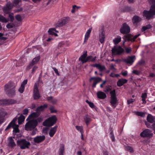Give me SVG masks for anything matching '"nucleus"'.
I'll use <instances>...</instances> for the list:
<instances>
[{"label": "nucleus", "mask_w": 155, "mask_h": 155, "mask_svg": "<svg viewBox=\"0 0 155 155\" xmlns=\"http://www.w3.org/2000/svg\"><path fill=\"white\" fill-rule=\"evenodd\" d=\"M4 90L6 95L10 97H13L16 95L15 86L12 81H10L5 85Z\"/></svg>", "instance_id": "obj_1"}, {"label": "nucleus", "mask_w": 155, "mask_h": 155, "mask_svg": "<svg viewBox=\"0 0 155 155\" xmlns=\"http://www.w3.org/2000/svg\"><path fill=\"white\" fill-rule=\"evenodd\" d=\"M28 121L25 125V130L27 131H31L35 129L38 125L36 119H33Z\"/></svg>", "instance_id": "obj_2"}, {"label": "nucleus", "mask_w": 155, "mask_h": 155, "mask_svg": "<svg viewBox=\"0 0 155 155\" xmlns=\"http://www.w3.org/2000/svg\"><path fill=\"white\" fill-rule=\"evenodd\" d=\"M155 5H153L151 6V8L149 11L144 10L143 12V15L146 18V19L150 20L152 18L153 15H155Z\"/></svg>", "instance_id": "obj_3"}, {"label": "nucleus", "mask_w": 155, "mask_h": 155, "mask_svg": "<svg viewBox=\"0 0 155 155\" xmlns=\"http://www.w3.org/2000/svg\"><path fill=\"white\" fill-rule=\"evenodd\" d=\"M57 120L56 116L54 115L46 120L43 122V125L45 126L51 127L56 123Z\"/></svg>", "instance_id": "obj_4"}, {"label": "nucleus", "mask_w": 155, "mask_h": 155, "mask_svg": "<svg viewBox=\"0 0 155 155\" xmlns=\"http://www.w3.org/2000/svg\"><path fill=\"white\" fill-rule=\"evenodd\" d=\"M17 117L13 118L12 120L8 124L5 129V130H7L11 127L13 129V131L16 133H18L19 132L18 129L19 126L16 124V122L17 121Z\"/></svg>", "instance_id": "obj_5"}, {"label": "nucleus", "mask_w": 155, "mask_h": 155, "mask_svg": "<svg viewBox=\"0 0 155 155\" xmlns=\"http://www.w3.org/2000/svg\"><path fill=\"white\" fill-rule=\"evenodd\" d=\"M17 145L19 146L21 149H25L26 148L28 149L29 146L31 145L30 143L26 141L25 139H21L17 141Z\"/></svg>", "instance_id": "obj_6"}, {"label": "nucleus", "mask_w": 155, "mask_h": 155, "mask_svg": "<svg viewBox=\"0 0 155 155\" xmlns=\"http://www.w3.org/2000/svg\"><path fill=\"white\" fill-rule=\"evenodd\" d=\"M110 103L114 108H115L117 105V101L116 96V91L114 89L110 92Z\"/></svg>", "instance_id": "obj_7"}, {"label": "nucleus", "mask_w": 155, "mask_h": 155, "mask_svg": "<svg viewBox=\"0 0 155 155\" xmlns=\"http://www.w3.org/2000/svg\"><path fill=\"white\" fill-rule=\"evenodd\" d=\"M17 101L16 100L12 99H4L0 100V105H9L15 104Z\"/></svg>", "instance_id": "obj_8"}, {"label": "nucleus", "mask_w": 155, "mask_h": 155, "mask_svg": "<svg viewBox=\"0 0 155 155\" xmlns=\"http://www.w3.org/2000/svg\"><path fill=\"white\" fill-rule=\"evenodd\" d=\"M39 85V83L38 82L36 83L34 86L33 97L35 100H37L40 97L38 90Z\"/></svg>", "instance_id": "obj_9"}, {"label": "nucleus", "mask_w": 155, "mask_h": 155, "mask_svg": "<svg viewBox=\"0 0 155 155\" xmlns=\"http://www.w3.org/2000/svg\"><path fill=\"white\" fill-rule=\"evenodd\" d=\"M13 7V4L10 2H8L5 6L2 8L4 12L6 14L9 13Z\"/></svg>", "instance_id": "obj_10"}, {"label": "nucleus", "mask_w": 155, "mask_h": 155, "mask_svg": "<svg viewBox=\"0 0 155 155\" xmlns=\"http://www.w3.org/2000/svg\"><path fill=\"white\" fill-rule=\"evenodd\" d=\"M153 135L151 131L149 129H145L143 130L140 134V136L143 138H151Z\"/></svg>", "instance_id": "obj_11"}, {"label": "nucleus", "mask_w": 155, "mask_h": 155, "mask_svg": "<svg viewBox=\"0 0 155 155\" xmlns=\"http://www.w3.org/2000/svg\"><path fill=\"white\" fill-rule=\"evenodd\" d=\"M130 31V28L129 26L126 23H123L120 29V33L123 34H126L129 33Z\"/></svg>", "instance_id": "obj_12"}, {"label": "nucleus", "mask_w": 155, "mask_h": 155, "mask_svg": "<svg viewBox=\"0 0 155 155\" xmlns=\"http://www.w3.org/2000/svg\"><path fill=\"white\" fill-rule=\"evenodd\" d=\"M124 52V49L120 46H119L117 48L114 46L112 49V53L113 55H120Z\"/></svg>", "instance_id": "obj_13"}, {"label": "nucleus", "mask_w": 155, "mask_h": 155, "mask_svg": "<svg viewBox=\"0 0 155 155\" xmlns=\"http://www.w3.org/2000/svg\"><path fill=\"white\" fill-rule=\"evenodd\" d=\"M92 80H93V82L92 85V87L93 88L96 87V85L102 81L101 78L99 77H93L90 78L89 81L91 82Z\"/></svg>", "instance_id": "obj_14"}, {"label": "nucleus", "mask_w": 155, "mask_h": 155, "mask_svg": "<svg viewBox=\"0 0 155 155\" xmlns=\"http://www.w3.org/2000/svg\"><path fill=\"white\" fill-rule=\"evenodd\" d=\"M45 138L44 135L37 136L34 138L33 141L35 143H39L44 141Z\"/></svg>", "instance_id": "obj_15"}, {"label": "nucleus", "mask_w": 155, "mask_h": 155, "mask_svg": "<svg viewBox=\"0 0 155 155\" xmlns=\"http://www.w3.org/2000/svg\"><path fill=\"white\" fill-rule=\"evenodd\" d=\"M7 145L11 148H14L16 146V143L12 137H9L8 138Z\"/></svg>", "instance_id": "obj_16"}, {"label": "nucleus", "mask_w": 155, "mask_h": 155, "mask_svg": "<svg viewBox=\"0 0 155 155\" xmlns=\"http://www.w3.org/2000/svg\"><path fill=\"white\" fill-rule=\"evenodd\" d=\"M40 115L37 112H34L30 114L27 118L26 120H31L33 119L36 118L38 117Z\"/></svg>", "instance_id": "obj_17"}, {"label": "nucleus", "mask_w": 155, "mask_h": 155, "mask_svg": "<svg viewBox=\"0 0 155 155\" xmlns=\"http://www.w3.org/2000/svg\"><path fill=\"white\" fill-rule=\"evenodd\" d=\"M142 20L141 18L137 15L134 16L132 18V21L134 25H137Z\"/></svg>", "instance_id": "obj_18"}, {"label": "nucleus", "mask_w": 155, "mask_h": 155, "mask_svg": "<svg viewBox=\"0 0 155 155\" xmlns=\"http://www.w3.org/2000/svg\"><path fill=\"white\" fill-rule=\"evenodd\" d=\"M84 119L87 127H88L90 122L92 120L91 117L88 114H86L84 116Z\"/></svg>", "instance_id": "obj_19"}, {"label": "nucleus", "mask_w": 155, "mask_h": 155, "mask_svg": "<svg viewBox=\"0 0 155 155\" xmlns=\"http://www.w3.org/2000/svg\"><path fill=\"white\" fill-rule=\"evenodd\" d=\"M135 56H129L128 58L124 60V61L127 64H132L134 61Z\"/></svg>", "instance_id": "obj_20"}, {"label": "nucleus", "mask_w": 155, "mask_h": 155, "mask_svg": "<svg viewBox=\"0 0 155 155\" xmlns=\"http://www.w3.org/2000/svg\"><path fill=\"white\" fill-rule=\"evenodd\" d=\"M47 107L48 105L47 104H44L43 105H41L38 107L35 111L40 115L41 113V111H43L45 108H47Z\"/></svg>", "instance_id": "obj_21"}, {"label": "nucleus", "mask_w": 155, "mask_h": 155, "mask_svg": "<svg viewBox=\"0 0 155 155\" xmlns=\"http://www.w3.org/2000/svg\"><path fill=\"white\" fill-rule=\"evenodd\" d=\"M87 51H85L84 53L79 58V60L81 61L83 63L87 62L86 58L87 57Z\"/></svg>", "instance_id": "obj_22"}, {"label": "nucleus", "mask_w": 155, "mask_h": 155, "mask_svg": "<svg viewBox=\"0 0 155 155\" xmlns=\"http://www.w3.org/2000/svg\"><path fill=\"white\" fill-rule=\"evenodd\" d=\"M91 66L97 68L100 71H104L106 69L105 67L104 66H102L100 64H92Z\"/></svg>", "instance_id": "obj_23"}, {"label": "nucleus", "mask_w": 155, "mask_h": 155, "mask_svg": "<svg viewBox=\"0 0 155 155\" xmlns=\"http://www.w3.org/2000/svg\"><path fill=\"white\" fill-rule=\"evenodd\" d=\"M127 81V80L126 79L124 78L120 79L117 81V85L118 87H121L124 84L126 83Z\"/></svg>", "instance_id": "obj_24"}, {"label": "nucleus", "mask_w": 155, "mask_h": 155, "mask_svg": "<svg viewBox=\"0 0 155 155\" xmlns=\"http://www.w3.org/2000/svg\"><path fill=\"white\" fill-rule=\"evenodd\" d=\"M97 97L100 99H104L107 97L106 94L104 93L101 91L97 92Z\"/></svg>", "instance_id": "obj_25"}, {"label": "nucleus", "mask_w": 155, "mask_h": 155, "mask_svg": "<svg viewBox=\"0 0 155 155\" xmlns=\"http://www.w3.org/2000/svg\"><path fill=\"white\" fill-rule=\"evenodd\" d=\"M57 128V126H55L51 129L49 132V135L51 137L54 136L56 131Z\"/></svg>", "instance_id": "obj_26"}, {"label": "nucleus", "mask_w": 155, "mask_h": 155, "mask_svg": "<svg viewBox=\"0 0 155 155\" xmlns=\"http://www.w3.org/2000/svg\"><path fill=\"white\" fill-rule=\"evenodd\" d=\"M155 119V118L151 114H149L147 115V120L148 122L150 123H153L154 122Z\"/></svg>", "instance_id": "obj_27"}, {"label": "nucleus", "mask_w": 155, "mask_h": 155, "mask_svg": "<svg viewBox=\"0 0 155 155\" xmlns=\"http://www.w3.org/2000/svg\"><path fill=\"white\" fill-rule=\"evenodd\" d=\"M96 56L93 57L91 55L88 56L86 58L87 62H94L96 60Z\"/></svg>", "instance_id": "obj_28"}, {"label": "nucleus", "mask_w": 155, "mask_h": 155, "mask_svg": "<svg viewBox=\"0 0 155 155\" xmlns=\"http://www.w3.org/2000/svg\"><path fill=\"white\" fill-rule=\"evenodd\" d=\"M7 114V112L3 108H0V119H3ZM3 119L4 120V118Z\"/></svg>", "instance_id": "obj_29"}, {"label": "nucleus", "mask_w": 155, "mask_h": 155, "mask_svg": "<svg viewBox=\"0 0 155 155\" xmlns=\"http://www.w3.org/2000/svg\"><path fill=\"white\" fill-rule=\"evenodd\" d=\"M47 100L48 101L53 104H56L57 101V99L55 98H54L52 96L48 97H47Z\"/></svg>", "instance_id": "obj_30"}, {"label": "nucleus", "mask_w": 155, "mask_h": 155, "mask_svg": "<svg viewBox=\"0 0 155 155\" xmlns=\"http://www.w3.org/2000/svg\"><path fill=\"white\" fill-rule=\"evenodd\" d=\"M105 38V37L104 34L103 32H101L99 35V40L101 43H103L104 42Z\"/></svg>", "instance_id": "obj_31"}, {"label": "nucleus", "mask_w": 155, "mask_h": 155, "mask_svg": "<svg viewBox=\"0 0 155 155\" xmlns=\"http://www.w3.org/2000/svg\"><path fill=\"white\" fill-rule=\"evenodd\" d=\"M25 119V117L22 115V114H21L20 116L18 118V124H21L24 121Z\"/></svg>", "instance_id": "obj_32"}, {"label": "nucleus", "mask_w": 155, "mask_h": 155, "mask_svg": "<svg viewBox=\"0 0 155 155\" xmlns=\"http://www.w3.org/2000/svg\"><path fill=\"white\" fill-rule=\"evenodd\" d=\"M64 146L63 144L61 145L59 149V155H64Z\"/></svg>", "instance_id": "obj_33"}, {"label": "nucleus", "mask_w": 155, "mask_h": 155, "mask_svg": "<svg viewBox=\"0 0 155 155\" xmlns=\"http://www.w3.org/2000/svg\"><path fill=\"white\" fill-rule=\"evenodd\" d=\"M40 58V56H37L33 58L31 62L34 65H35L39 61Z\"/></svg>", "instance_id": "obj_34"}, {"label": "nucleus", "mask_w": 155, "mask_h": 155, "mask_svg": "<svg viewBox=\"0 0 155 155\" xmlns=\"http://www.w3.org/2000/svg\"><path fill=\"white\" fill-rule=\"evenodd\" d=\"M54 31L56 32H58V31L56 30L55 28H51L49 29L48 32L49 35H53L54 33Z\"/></svg>", "instance_id": "obj_35"}, {"label": "nucleus", "mask_w": 155, "mask_h": 155, "mask_svg": "<svg viewBox=\"0 0 155 155\" xmlns=\"http://www.w3.org/2000/svg\"><path fill=\"white\" fill-rule=\"evenodd\" d=\"M121 41V38L120 36H118L117 38H115L113 40L114 44L115 45L117 44Z\"/></svg>", "instance_id": "obj_36"}, {"label": "nucleus", "mask_w": 155, "mask_h": 155, "mask_svg": "<svg viewBox=\"0 0 155 155\" xmlns=\"http://www.w3.org/2000/svg\"><path fill=\"white\" fill-rule=\"evenodd\" d=\"M132 10L131 8L129 6H126L124 7L121 10L123 12H127L131 11Z\"/></svg>", "instance_id": "obj_37"}, {"label": "nucleus", "mask_w": 155, "mask_h": 155, "mask_svg": "<svg viewBox=\"0 0 155 155\" xmlns=\"http://www.w3.org/2000/svg\"><path fill=\"white\" fill-rule=\"evenodd\" d=\"M64 43L62 41L61 42L59 43V44L58 45V48L59 49H60L61 48H63V51H64L66 50V49L65 48H64Z\"/></svg>", "instance_id": "obj_38"}, {"label": "nucleus", "mask_w": 155, "mask_h": 155, "mask_svg": "<svg viewBox=\"0 0 155 155\" xmlns=\"http://www.w3.org/2000/svg\"><path fill=\"white\" fill-rule=\"evenodd\" d=\"M8 21V19H6L3 16L0 15V21L3 23H7Z\"/></svg>", "instance_id": "obj_39"}, {"label": "nucleus", "mask_w": 155, "mask_h": 155, "mask_svg": "<svg viewBox=\"0 0 155 155\" xmlns=\"http://www.w3.org/2000/svg\"><path fill=\"white\" fill-rule=\"evenodd\" d=\"M124 37L125 40L133 41L132 38H131V36L130 35H127L124 36Z\"/></svg>", "instance_id": "obj_40"}, {"label": "nucleus", "mask_w": 155, "mask_h": 155, "mask_svg": "<svg viewBox=\"0 0 155 155\" xmlns=\"http://www.w3.org/2000/svg\"><path fill=\"white\" fill-rule=\"evenodd\" d=\"M75 128L78 130L79 131L81 134L84 133V131L83 130V127L82 126H75Z\"/></svg>", "instance_id": "obj_41"}, {"label": "nucleus", "mask_w": 155, "mask_h": 155, "mask_svg": "<svg viewBox=\"0 0 155 155\" xmlns=\"http://www.w3.org/2000/svg\"><path fill=\"white\" fill-rule=\"evenodd\" d=\"M63 24L64 25L67 24L68 21V18L67 17H64L61 20Z\"/></svg>", "instance_id": "obj_42"}, {"label": "nucleus", "mask_w": 155, "mask_h": 155, "mask_svg": "<svg viewBox=\"0 0 155 155\" xmlns=\"http://www.w3.org/2000/svg\"><path fill=\"white\" fill-rule=\"evenodd\" d=\"M87 103L89 106L92 108H94L95 107V105L92 102L89 101L88 100H86L85 101Z\"/></svg>", "instance_id": "obj_43"}, {"label": "nucleus", "mask_w": 155, "mask_h": 155, "mask_svg": "<svg viewBox=\"0 0 155 155\" xmlns=\"http://www.w3.org/2000/svg\"><path fill=\"white\" fill-rule=\"evenodd\" d=\"M111 86L110 85H108L106 87V90L104 91L106 93L108 92L111 91Z\"/></svg>", "instance_id": "obj_44"}, {"label": "nucleus", "mask_w": 155, "mask_h": 155, "mask_svg": "<svg viewBox=\"0 0 155 155\" xmlns=\"http://www.w3.org/2000/svg\"><path fill=\"white\" fill-rule=\"evenodd\" d=\"M64 25L63 24L61 20L58 21L56 24V27H61Z\"/></svg>", "instance_id": "obj_45"}, {"label": "nucleus", "mask_w": 155, "mask_h": 155, "mask_svg": "<svg viewBox=\"0 0 155 155\" xmlns=\"http://www.w3.org/2000/svg\"><path fill=\"white\" fill-rule=\"evenodd\" d=\"M34 65L31 62L26 67V70H29L31 68H33Z\"/></svg>", "instance_id": "obj_46"}, {"label": "nucleus", "mask_w": 155, "mask_h": 155, "mask_svg": "<svg viewBox=\"0 0 155 155\" xmlns=\"http://www.w3.org/2000/svg\"><path fill=\"white\" fill-rule=\"evenodd\" d=\"M25 87L21 85V86L18 89V91L21 93H22L25 89Z\"/></svg>", "instance_id": "obj_47"}, {"label": "nucleus", "mask_w": 155, "mask_h": 155, "mask_svg": "<svg viewBox=\"0 0 155 155\" xmlns=\"http://www.w3.org/2000/svg\"><path fill=\"white\" fill-rule=\"evenodd\" d=\"M15 18L17 20L19 21H21L22 20V18L21 16L19 15H17L15 16Z\"/></svg>", "instance_id": "obj_48"}, {"label": "nucleus", "mask_w": 155, "mask_h": 155, "mask_svg": "<svg viewBox=\"0 0 155 155\" xmlns=\"http://www.w3.org/2000/svg\"><path fill=\"white\" fill-rule=\"evenodd\" d=\"M14 26V25L12 23H9L6 25L7 28L10 29L13 28Z\"/></svg>", "instance_id": "obj_49"}, {"label": "nucleus", "mask_w": 155, "mask_h": 155, "mask_svg": "<svg viewBox=\"0 0 155 155\" xmlns=\"http://www.w3.org/2000/svg\"><path fill=\"white\" fill-rule=\"evenodd\" d=\"M21 0H14L13 3V6H16L19 2H21Z\"/></svg>", "instance_id": "obj_50"}, {"label": "nucleus", "mask_w": 155, "mask_h": 155, "mask_svg": "<svg viewBox=\"0 0 155 155\" xmlns=\"http://www.w3.org/2000/svg\"><path fill=\"white\" fill-rule=\"evenodd\" d=\"M49 109L51 113H56L57 112V111L54 109V107L52 106Z\"/></svg>", "instance_id": "obj_51"}, {"label": "nucleus", "mask_w": 155, "mask_h": 155, "mask_svg": "<svg viewBox=\"0 0 155 155\" xmlns=\"http://www.w3.org/2000/svg\"><path fill=\"white\" fill-rule=\"evenodd\" d=\"M145 124L148 128H150L152 127V125H151L150 124V123L148 122V121H145Z\"/></svg>", "instance_id": "obj_52"}, {"label": "nucleus", "mask_w": 155, "mask_h": 155, "mask_svg": "<svg viewBox=\"0 0 155 155\" xmlns=\"http://www.w3.org/2000/svg\"><path fill=\"white\" fill-rule=\"evenodd\" d=\"M9 17L10 18V21L13 22L14 19L13 14V13L9 14Z\"/></svg>", "instance_id": "obj_53"}, {"label": "nucleus", "mask_w": 155, "mask_h": 155, "mask_svg": "<svg viewBox=\"0 0 155 155\" xmlns=\"http://www.w3.org/2000/svg\"><path fill=\"white\" fill-rule=\"evenodd\" d=\"M38 67L37 66L35 65L32 68V69L31 71V73L32 74H34L36 70L37 69Z\"/></svg>", "instance_id": "obj_54"}, {"label": "nucleus", "mask_w": 155, "mask_h": 155, "mask_svg": "<svg viewBox=\"0 0 155 155\" xmlns=\"http://www.w3.org/2000/svg\"><path fill=\"white\" fill-rule=\"evenodd\" d=\"M144 113L142 112L137 111L136 112V114L138 116H141V117H143L144 115Z\"/></svg>", "instance_id": "obj_55"}, {"label": "nucleus", "mask_w": 155, "mask_h": 155, "mask_svg": "<svg viewBox=\"0 0 155 155\" xmlns=\"http://www.w3.org/2000/svg\"><path fill=\"white\" fill-rule=\"evenodd\" d=\"M29 112V110L27 108L25 109L23 111V114L25 115L26 116L28 114Z\"/></svg>", "instance_id": "obj_56"}, {"label": "nucleus", "mask_w": 155, "mask_h": 155, "mask_svg": "<svg viewBox=\"0 0 155 155\" xmlns=\"http://www.w3.org/2000/svg\"><path fill=\"white\" fill-rule=\"evenodd\" d=\"M89 37H90V35L85 34L84 38V43H85L87 42V41L88 39V38H89Z\"/></svg>", "instance_id": "obj_57"}, {"label": "nucleus", "mask_w": 155, "mask_h": 155, "mask_svg": "<svg viewBox=\"0 0 155 155\" xmlns=\"http://www.w3.org/2000/svg\"><path fill=\"white\" fill-rule=\"evenodd\" d=\"M127 150L128 151L131 153L133 152L134 151L133 148L130 146H127Z\"/></svg>", "instance_id": "obj_58"}, {"label": "nucleus", "mask_w": 155, "mask_h": 155, "mask_svg": "<svg viewBox=\"0 0 155 155\" xmlns=\"http://www.w3.org/2000/svg\"><path fill=\"white\" fill-rule=\"evenodd\" d=\"M110 135V137L113 142H114L115 140L114 134H109Z\"/></svg>", "instance_id": "obj_59"}, {"label": "nucleus", "mask_w": 155, "mask_h": 155, "mask_svg": "<svg viewBox=\"0 0 155 155\" xmlns=\"http://www.w3.org/2000/svg\"><path fill=\"white\" fill-rule=\"evenodd\" d=\"M141 98L146 99L147 97V92L145 91L144 93H142L141 95Z\"/></svg>", "instance_id": "obj_60"}, {"label": "nucleus", "mask_w": 155, "mask_h": 155, "mask_svg": "<svg viewBox=\"0 0 155 155\" xmlns=\"http://www.w3.org/2000/svg\"><path fill=\"white\" fill-rule=\"evenodd\" d=\"M125 49L127 53H129L132 51L131 48H125Z\"/></svg>", "instance_id": "obj_61"}, {"label": "nucleus", "mask_w": 155, "mask_h": 155, "mask_svg": "<svg viewBox=\"0 0 155 155\" xmlns=\"http://www.w3.org/2000/svg\"><path fill=\"white\" fill-rule=\"evenodd\" d=\"M28 82V80L26 79L24 80L21 83V85L25 87V85H26Z\"/></svg>", "instance_id": "obj_62"}, {"label": "nucleus", "mask_w": 155, "mask_h": 155, "mask_svg": "<svg viewBox=\"0 0 155 155\" xmlns=\"http://www.w3.org/2000/svg\"><path fill=\"white\" fill-rule=\"evenodd\" d=\"M132 73L137 75H139L140 73L139 71L137 70H134L132 71Z\"/></svg>", "instance_id": "obj_63"}, {"label": "nucleus", "mask_w": 155, "mask_h": 155, "mask_svg": "<svg viewBox=\"0 0 155 155\" xmlns=\"http://www.w3.org/2000/svg\"><path fill=\"white\" fill-rule=\"evenodd\" d=\"M23 10V8L22 7H21L19 8H17L15 9V12H19L22 11Z\"/></svg>", "instance_id": "obj_64"}]
</instances>
